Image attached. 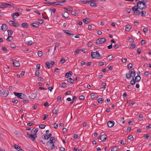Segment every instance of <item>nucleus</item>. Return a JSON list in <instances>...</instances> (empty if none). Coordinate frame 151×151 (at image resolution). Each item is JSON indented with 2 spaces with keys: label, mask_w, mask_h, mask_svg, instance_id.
Masks as SVG:
<instances>
[{
  "label": "nucleus",
  "mask_w": 151,
  "mask_h": 151,
  "mask_svg": "<svg viewBox=\"0 0 151 151\" xmlns=\"http://www.w3.org/2000/svg\"><path fill=\"white\" fill-rule=\"evenodd\" d=\"M27 43L28 45H31L33 44V42L30 40L27 41Z\"/></svg>",
  "instance_id": "nucleus-40"
},
{
  "label": "nucleus",
  "mask_w": 151,
  "mask_h": 151,
  "mask_svg": "<svg viewBox=\"0 0 151 151\" xmlns=\"http://www.w3.org/2000/svg\"><path fill=\"white\" fill-rule=\"evenodd\" d=\"M58 111L57 109H56L55 108L53 110L52 112L55 114H56L57 113Z\"/></svg>",
  "instance_id": "nucleus-48"
},
{
  "label": "nucleus",
  "mask_w": 151,
  "mask_h": 151,
  "mask_svg": "<svg viewBox=\"0 0 151 151\" xmlns=\"http://www.w3.org/2000/svg\"><path fill=\"white\" fill-rule=\"evenodd\" d=\"M46 126V125L45 124H41L39 126V127L41 129H44L45 127Z\"/></svg>",
  "instance_id": "nucleus-41"
},
{
  "label": "nucleus",
  "mask_w": 151,
  "mask_h": 151,
  "mask_svg": "<svg viewBox=\"0 0 151 151\" xmlns=\"http://www.w3.org/2000/svg\"><path fill=\"white\" fill-rule=\"evenodd\" d=\"M90 96L91 99H93L95 98V95L94 93H91V94Z\"/></svg>",
  "instance_id": "nucleus-55"
},
{
  "label": "nucleus",
  "mask_w": 151,
  "mask_h": 151,
  "mask_svg": "<svg viewBox=\"0 0 151 151\" xmlns=\"http://www.w3.org/2000/svg\"><path fill=\"white\" fill-rule=\"evenodd\" d=\"M23 28H27L29 26L28 24L26 23H23L21 24Z\"/></svg>",
  "instance_id": "nucleus-27"
},
{
  "label": "nucleus",
  "mask_w": 151,
  "mask_h": 151,
  "mask_svg": "<svg viewBox=\"0 0 151 151\" xmlns=\"http://www.w3.org/2000/svg\"><path fill=\"white\" fill-rule=\"evenodd\" d=\"M31 26L33 27H38L39 26V25L36 22H33L31 24Z\"/></svg>",
  "instance_id": "nucleus-21"
},
{
  "label": "nucleus",
  "mask_w": 151,
  "mask_h": 151,
  "mask_svg": "<svg viewBox=\"0 0 151 151\" xmlns=\"http://www.w3.org/2000/svg\"><path fill=\"white\" fill-rule=\"evenodd\" d=\"M12 102L13 103L17 104L18 103V101L17 99H14L12 100Z\"/></svg>",
  "instance_id": "nucleus-45"
},
{
  "label": "nucleus",
  "mask_w": 151,
  "mask_h": 151,
  "mask_svg": "<svg viewBox=\"0 0 151 151\" xmlns=\"http://www.w3.org/2000/svg\"><path fill=\"white\" fill-rule=\"evenodd\" d=\"M131 75L129 73H128L126 74V77L127 79H129L131 78Z\"/></svg>",
  "instance_id": "nucleus-36"
},
{
  "label": "nucleus",
  "mask_w": 151,
  "mask_h": 151,
  "mask_svg": "<svg viewBox=\"0 0 151 151\" xmlns=\"http://www.w3.org/2000/svg\"><path fill=\"white\" fill-rule=\"evenodd\" d=\"M151 74V73L150 72L148 71H146V72L144 73V74L145 75L148 76L150 75Z\"/></svg>",
  "instance_id": "nucleus-43"
},
{
  "label": "nucleus",
  "mask_w": 151,
  "mask_h": 151,
  "mask_svg": "<svg viewBox=\"0 0 151 151\" xmlns=\"http://www.w3.org/2000/svg\"><path fill=\"white\" fill-rule=\"evenodd\" d=\"M62 15L64 17L67 18H68L69 16V14L67 12H65L62 14Z\"/></svg>",
  "instance_id": "nucleus-26"
},
{
  "label": "nucleus",
  "mask_w": 151,
  "mask_h": 151,
  "mask_svg": "<svg viewBox=\"0 0 151 151\" xmlns=\"http://www.w3.org/2000/svg\"><path fill=\"white\" fill-rule=\"evenodd\" d=\"M132 67V64L131 63H129L127 66V68L129 69L131 68Z\"/></svg>",
  "instance_id": "nucleus-52"
},
{
  "label": "nucleus",
  "mask_w": 151,
  "mask_h": 151,
  "mask_svg": "<svg viewBox=\"0 0 151 151\" xmlns=\"http://www.w3.org/2000/svg\"><path fill=\"white\" fill-rule=\"evenodd\" d=\"M40 74L39 71L38 70H37L35 73V76H37Z\"/></svg>",
  "instance_id": "nucleus-50"
},
{
  "label": "nucleus",
  "mask_w": 151,
  "mask_h": 151,
  "mask_svg": "<svg viewBox=\"0 0 151 151\" xmlns=\"http://www.w3.org/2000/svg\"><path fill=\"white\" fill-rule=\"evenodd\" d=\"M48 141L51 142H52L55 143V138L53 137H51L50 138V140H49Z\"/></svg>",
  "instance_id": "nucleus-32"
},
{
  "label": "nucleus",
  "mask_w": 151,
  "mask_h": 151,
  "mask_svg": "<svg viewBox=\"0 0 151 151\" xmlns=\"http://www.w3.org/2000/svg\"><path fill=\"white\" fill-rule=\"evenodd\" d=\"M129 139L130 140H132L133 139V137L132 135H129L128 137Z\"/></svg>",
  "instance_id": "nucleus-47"
},
{
  "label": "nucleus",
  "mask_w": 151,
  "mask_h": 151,
  "mask_svg": "<svg viewBox=\"0 0 151 151\" xmlns=\"http://www.w3.org/2000/svg\"><path fill=\"white\" fill-rule=\"evenodd\" d=\"M106 137L107 135L105 134H101L99 137V139L101 141H104L106 139Z\"/></svg>",
  "instance_id": "nucleus-10"
},
{
  "label": "nucleus",
  "mask_w": 151,
  "mask_h": 151,
  "mask_svg": "<svg viewBox=\"0 0 151 151\" xmlns=\"http://www.w3.org/2000/svg\"><path fill=\"white\" fill-rule=\"evenodd\" d=\"M91 56L92 58H96V54L95 52H91Z\"/></svg>",
  "instance_id": "nucleus-31"
},
{
  "label": "nucleus",
  "mask_w": 151,
  "mask_h": 151,
  "mask_svg": "<svg viewBox=\"0 0 151 151\" xmlns=\"http://www.w3.org/2000/svg\"><path fill=\"white\" fill-rule=\"evenodd\" d=\"M147 7V5L145 2L142 1H139L137 4V7L139 9H145Z\"/></svg>",
  "instance_id": "nucleus-1"
},
{
  "label": "nucleus",
  "mask_w": 151,
  "mask_h": 151,
  "mask_svg": "<svg viewBox=\"0 0 151 151\" xmlns=\"http://www.w3.org/2000/svg\"><path fill=\"white\" fill-rule=\"evenodd\" d=\"M132 10L134 12V15L135 16L138 15L140 14V12L138 10V9L136 6H134L132 8Z\"/></svg>",
  "instance_id": "nucleus-4"
},
{
  "label": "nucleus",
  "mask_w": 151,
  "mask_h": 151,
  "mask_svg": "<svg viewBox=\"0 0 151 151\" xmlns=\"http://www.w3.org/2000/svg\"><path fill=\"white\" fill-rule=\"evenodd\" d=\"M150 135L149 134H147L144 135V137L146 139H148Z\"/></svg>",
  "instance_id": "nucleus-51"
},
{
  "label": "nucleus",
  "mask_w": 151,
  "mask_h": 151,
  "mask_svg": "<svg viewBox=\"0 0 151 151\" xmlns=\"http://www.w3.org/2000/svg\"><path fill=\"white\" fill-rule=\"evenodd\" d=\"M104 100L101 98H99L98 99V102L99 103L101 104L103 101Z\"/></svg>",
  "instance_id": "nucleus-38"
},
{
  "label": "nucleus",
  "mask_w": 151,
  "mask_h": 151,
  "mask_svg": "<svg viewBox=\"0 0 151 151\" xmlns=\"http://www.w3.org/2000/svg\"><path fill=\"white\" fill-rule=\"evenodd\" d=\"M67 81L68 83H72L74 82V80L71 78H68Z\"/></svg>",
  "instance_id": "nucleus-23"
},
{
  "label": "nucleus",
  "mask_w": 151,
  "mask_h": 151,
  "mask_svg": "<svg viewBox=\"0 0 151 151\" xmlns=\"http://www.w3.org/2000/svg\"><path fill=\"white\" fill-rule=\"evenodd\" d=\"M10 47L14 49L16 47L14 43H12L10 44Z\"/></svg>",
  "instance_id": "nucleus-54"
},
{
  "label": "nucleus",
  "mask_w": 151,
  "mask_h": 151,
  "mask_svg": "<svg viewBox=\"0 0 151 151\" xmlns=\"http://www.w3.org/2000/svg\"><path fill=\"white\" fill-rule=\"evenodd\" d=\"M71 13L72 15H75L76 16L78 15V14L76 13L75 10L72 11Z\"/></svg>",
  "instance_id": "nucleus-35"
},
{
  "label": "nucleus",
  "mask_w": 151,
  "mask_h": 151,
  "mask_svg": "<svg viewBox=\"0 0 151 151\" xmlns=\"http://www.w3.org/2000/svg\"><path fill=\"white\" fill-rule=\"evenodd\" d=\"M62 86L63 88H65L66 87V84L65 82H63L61 83Z\"/></svg>",
  "instance_id": "nucleus-53"
},
{
  "label": "nucleus",
  "mask_w": 151,
  "mask_h": 151,
  "mask_svg": "<svg viewBox=\"0 0 151 151\" xmlns=\"http://www.w3.org/2000/svg\"><path fill=\"white\" fill-rule=\"evenodd\" d=\"M14 94L15 96H17L18 98L22 99H25L26 97V96L24 94L22 93H17L16 92H14Z\"/></svg>",
  "instance_id": "nucleus-2"
},
{
  "label": "nucleus",
  "mask_w": 151,
  "mask_h": 151,
  "mask_svg": "<svg viewBox=\"0 0 151 151\" xmlns=\"http://www.w3.org/2000/svg\"><path fill=\"white\" fill-rule=\"evenodd\" d=\"M56 36L60 38L62 37V35L60 33H57Z\"/></svg>",
  "instance_id": "nucleus-59"
},
{
  "label": "nucleus",
  "mask_w": 151,
  "mask_h": 151,
  "mask_svg": "<svg viewBox=\"0 0 151 151\" xmlns=\"http://www.w3.org/2000/svg\"><path fill=\"white\" fill-rule=\"evenodd\" d=\"M119 149L118 146H116L112 147L111 149V151H116Z\"/></svg>",
  "instance_id": "nucleus-29"
},
{
  "label": "nucleus",
  "mask_w": 151,
  "mask_h": 151,
  "mask_svg": "<svg viewBox=\"0 0 151 151\" xmlns=\"http://www.w3.org/2000/svg\"><path fill=\"white\" fill-rule=\"evenodd\" d=\"M106 41V40L105 38H99L96 40V43L97 44H102Z\"/></svg>",
  "instance_id": "nucleus-5"
},
{
  "label": "nucleus",
  "mask_w": 151,
  "mask_h": 151,
  "mask_svg": "<svg viewBox=\"0 0 151 151\" xmlns=\"http://www.w3.org/2000/svg\"><path fill=\"white\" fill-rule=\"evenodd\" d=\"M140 79L141 77L139 76L138 75H137V76H136L135 78V81L137 82H138L139 81H140Z\"/></svg>",
  "instance_id": "nucleus-30"
},
{
  "label": "nucleus",
  "mask_w": 151,
  "mask_h": 151,
  "mask_svg": "<svg viewBox=\"0 0 151 151\" xmlns=\"http://www.w3.org/2000/svg\"><path fill=\"white\" fill-rule=\"evenodd\" d=\"M81 49H77L74 52V55H76L79 53V52L81 51Z\"/></svg>",
  "instance_id": "nucleus-37"
},
{
  "label": "nucleus",
  "mask_w": 151,
  "mask_h": 151,
  "mask_svg": "<svg viewBox=\"0 0 151 151\" xmlns=\"http://www.w3.org/2000/svg\"><path fill=\"white\" fill-rule=\"evenodd\" d=\"M13 5V4H6L5 3H4L2 4L1 5L0 7L1 8L4 9L8 7V6H12Z\"/></svg>",
  "instance_id": "nucleus-9"
},
{
  "label": "nucleus",
  "mask_w": 151,
  "mask_h": 151,
  "mask_svg": "<svg viewBox=\"0 0 151 151\" xmlns=\"http://www.w3.org/2000/svg\"><path fill=\"white\" fill-rule=\"evenodd\" d=\"M60 150H61V151H65V149L64 148L61 147L59 148Z\"/></svg>",
  "instance_id": "nucleus-64"
},
{
  "label": "nucleus",
  "mask_w": 151,
  "mask_h": 151,
  "mask_svg": "<svg viewBox=\"0 0 151 151\" xmlns=\"http://www.w3.org/2000/svg\"><path fill=\"white\" fill-rule=\"evenodd\" d=\"M91 1L86 0L83 1V3L84 4H90Z\"/></svg>",
  "instance_id": "nucleus-49"
},
{
  "label": "nucleus",
  "mask_w": 151,
  "mask_h": 151,
  "mask_svg": "<svg viewBox=\"0 0 151 151\" xmlns=\"http://www.w3.org/2000/svg\"><path fill=\"white\" fill-rule=\"evenodd\" d=\"M14 147L15 148L19 151H22L23 150L19 146L17 145H14Z\"/></svg>",
  "instance_id": "nucleus-25"
},
{
  "label": "nucleus",
  "mask_w": 151,
  "mask_h": 151,
  "mask_svg": "<svg viewBox=\"0 0 151 151\" xmlns=\"http://www.w3.org/2000/svg\"><path fill=\"white\" fill-rule=\"evenodd\" d=\"M129 42L130 43H132L134 42V40L132 38H130L129 39Z\"/></svg>",
  "instance_id": "nucleus-61"
},
{
  "label": "nucleus",
  "mask_w": 151,
  "mask_h": 151,
  "mask_svg": "<svg viewBox=\"0 0 151 151\" xmlns=\"http://www.w3.org/2000/svg\"><path fill=\"white\" fill-rule=\"evenodd\" d=\"M96 54V58L99 59H101L102 58V57L100 54L99 51H96L95 52Z\"/></svg>",
  "instance_id": "nucleus-19"
},
{
  "label": "nucleus",
  "mask_w": 151,
  "mask_h": 151,
  "mask_svg": "<svg viewBox=\"0 0 151 151\" xmlns=\"http://www.w3.org/2000/svg\"><path fill=\"white\" fill-rule=\"evenodd\" d=\"M119 45L118 44H116L114 46V47L115 49H116L119 47Z\"/></svg>",
  "instance_id": "nucleus-60"
},
{
  "label": "nucleus",
  "mask_w": 151,
  "mask_h": 151,
  "mask_svg": "<svg viewBox=\"0 0 151 151\" xmlns=\"http://www.w3.org/2000/svg\"><path fill=\"white\" fill-rule=\"evenodd\" d=\"M90 3V5L91 6L96 7L97 6L98 4L94 2V1H91Z\"/></svg>",
  "instance_id": "nucleus-16"
},
{
  "label": "nucleus",
  "mask_w": 151,
  "mask_h": 151,
  "mask_svg": "<svg viewBox=\"0 0 151 151\" xmlns=\"http://www.w3.org/2000/svg\"><path fill=\"white\" fill-rule=\"evenodd\" d=\"M9 24L10 25L14 26L15 27H17L19 25V24L17 22H14L12 20L9 21Z\"/></svg>",
  "instance_id": "nucleus-8"
},
{
  "label": "nucleus",
  "mask_w": 151,
  "mask_h": 151,
  "mask_svg": "<svg viewBox=\"0 0 151 151\" xmlns=\"http://www.w3.org/2000/svg\"><path fill=\"white\" fill-rule=\"evenodd\" d=\"M9 92L8 91H5L2 93V95L3 97H6L8 95Z\"/></svg>",
  "instance_id": "nucleus-18"
},
{
  "label": "nucleus",
  "mask_w": 151,
  "mask_h": 151,
  "mask_svg": "<svg viewBox=\"0 0 151 151\" xmlns=\"http://www.w3.org/2000/svg\"><path fill=\"white\" fill-rule=\"evenodd\" d=\"M65 61V60L64 58H62L60 60V63H64Z\"/></svg>",
  "instance_id": "nucleus-57"
},
{
  "label": "nucleus",
  "mask_w": 151,
  "mask_h": 151,
  "mask_svg": "<svg viewBox=\"0 0 151 151\" xmlns=\"http://www.w3.org/2000/svg\"><path fill=\"white\" fill-rule=\"evenodd\" d=\"M63 31L65 33L67 34L69 36H73V34L70 33L69 32H70L69 31L65 30H63Z\"/></svg>",
  "instance_id": "nucleus-24"
},
{
  "label": "nucleus",
  "mask_w": 151,
  "mask_h": 151,
  "mask_svg": "<svg viewBox=\"0 0 151 151\" xmlns=\"http://www.w3.org/2000/svg\"><path fill=\"white\" fill-rule=\"evenodd\" d=\"M131 29V27L129 25H126L125 27V29L126 31H129Z\"/></svg>",
  "instance_id": "nucleus-28"
},
{
  "label": "nucleus",
  "mask_w": 151,
  "mask_h": 151,
  "mask_svg": "<svg viewBox=\"0 0 151 151\" xmlns=\"http://www.w3.org/2000/svg\"><path fill=\"white\" fill-rule=\"evenodd\" d=\"M48 117V115L47 114H45L44 115V117L43 119V120H45L46 119H47V117Z\"/></svg>",
  "instance_id": "nucleus-62"
},
{
  "label": "nucleus",
  "mask_w": 151,
  "mask_h": 151,
  "mask_svg": "<svg viewBox=\"0 0 151 151\" xmlns=\"http://www.w3.org/2000/svg\"><path fill=\"white\" fill-rule=\"evenodd\" d=\"M65 0H57V4L61 6H63L64 5V2H66Z\"/></svg>",
  "instance_id": "nucleus-11"
},
{
  "label": "nucleus",
  "mask_w": 151,
  "mask_h": 151,
  "mask_svg": "<svg viewBox=\"0 0 151 151\" xmlns=\"http://www.w3.org/2000/svg\"><path fill=\"white\" fill-rule=\"evenodd\" d=\"M83 21L85 23V24H88L89 21H90V19L88 18H86L84 19H83Z\"/></svg>",
  "instance_id": "nucleus-33"
},
{
  "label": "nucleus",
  "mask_w": 151,
  "mask_h": 151,
  "mask_svg": "<svg viewBox=\"0 0 151 151\" xmlns=\"http://www.w3.org/2000/svg\"><path fill=\"white\" fill-rule=\"evenodd\" d=\"M130 75L131 77L133 78L135 76V71L134 69H132L130 71Z\"/></svg>",
  "instance_id": "nucleus-14"
},
{
  "label": "nucleus",
  "mask_w": 151,
  "mask_h": 151,
  "mask_svg": "<svg viewBox=\"0 0 151 151\" xmlns=\"http://www.w3.org/2000/svg\"><path fill=\"white\" fill-rule=\"evenodd\" d=\"M135 81L134 80V78H133L130 81V83L133 85L135 83Z\"/></svg>",
  "instance_id": "nucleus-39"
},
{
  "label": "nucleus",
  "mask_w": 151,
  "mask_h": 151,
  "mask_svg": "<svg viewBox=\"0 0 151 151\" xmlns=\"http://www.w3.org/2000/svg\"><path fill=\"white\" fill-rule=\"evenodd\" d=\"M46 62L45 63V66L48 69H50L51 67L53 66L55 63V62L53 61H51L50 62Z\"/></svg>",
  "instance_id": "nucleus-6"
},
{
  "label": "nucleus",
  "mask_w": 151,
  "mask_h": 151,
  "mask_svg": "<svg viewBox=\"0 0 151 151\" xmlns=\"http://www.w3.org/2000/svg\"><path fill=\"white\" fill-rule=\"evenodd\" d=\"M72 72L71 71H70L66 73L65 74V76L66 78H68L69 76L72 75Z\"/></svg>",
  "instance_id": "nucleus-22"
},
{
  "label": "nucleus",
  "mask_w": 151,
  "mask_h": 151,
  "mask_svg": "<svg viewBox=\"0 0 151 151\" xmlns=\"http://www.w3.org/2000/svg\"><path fill=\"white\" fill-rule=\"evenodd\" d=\"M13 65L14 66L16 67H18L20 65L19 61L15 60L13 62Z\"/></svg>",
  "instance_id": "nucleus-15"
},
{
  "label": "nucleus",
  "mask_w": 151,
  "mask_h": 151,
  "mask_svg": "<svg viewBox=\"0 0 151 151\" xmlns=\"http://www.w3.org/2000/svg\"><path fill=\"white\" fill-rule=\"evenodd\" d=\"M135 47V45L134 44H132L131 45L130 48H134Z\"/></svg>",
  "instance_id": "nucleus-58"
},
{
  "label": "nucleus",
  "mask_w": 151,
  "mask_h": 151,
  "mask_svg": "<svg viewBox=\"0 0 151 151\" xmlns=\"http://www.w3.org/2000/svg\"><path fill=\"white\" fill-rule=\"evenodd\" d=\"M13 39L12 37L11 36H9L6 39V40L9 41H11Z\"/></svg>",
  "instance_id": "nucleus-34"
},
{
  "label": "nucleus",
  "mask_w": 151,
  "mask_h": 151,
  "mask_svg": "<svg viewBox=\"0 0 151 151\" xmlns=\"http://www.w3.org/2000/svg\"><path fill=\"white\" fill-rule=\"evenodd\" d=\"M54 143L48 141L46 145L49 149L52 150L55 148Z\"/></svg>",
  "instance_id": "nucleus-3"
},
{
  "label": "nucleus",
  "mask_w": 151,
  "mask_h": 151,
  "mask_svg": "<svg viewBox=\"0 0 151 151\" xmlns=\"http://www.w3.org/2000/svg\"><path fill=\"white\" fill-rule=\"evenodd\" d=\"M114 124V122L113 121H109L107 123V125L109 127H112Z\"/></svg>",
  "instance_id": "nucleus-12"
},
{
  "label": "nucleus",
  "mask_w": 151,
  "mask_h": 151,
  "mask_svg": "<svg viewBox=\"0 0 151 151\" xmlns=\"http://www.w3.org/2000/svg\"><path fill=\"white\" fill-rule=\"evenodd\" d=\"M113 57L111 55H109L108 57V59L109 60H112L113 59Z\"/></svg>",
  "instance_id": "nucleus-56"
},
{
  "label": "nucleus",
  "mask_w": 151,
  "mask_h": 151,
  "mask_svg": "<svg viewBox=\"0 0 151 151\" xmlns=\"http://www.w3.org/2000/svg\"><path fill=\"white\" fill-rule=\"evenodd\" d=\"M27 137H28L29 139L32 141H34L35 138L37 137V134H29L28 133L27 134Z\"/></svg>",
  "instance_id": "nucleus-7"
},
{
  "label": "nucleus",
  "mask_w": 151,
  "mask_h": 151,
  "mask_svg": "<svg viewBox=\"0 0 151 151\" xmlns=\"http://www.w3.org/2000/svg\"><path fill=\"white\" fill-rule=\"evenodd\" d=\"M51 135L52 134H50L48 135H47L46 134H45L43 135V136H44V139L47 140L51 137Z\"/></svg>",
  "instance_id": "nucleus-17"
},
{
  "label": "nucleus",
  "mask_w": 151,
  "mask_h": 151,
  "mask_svg": "<svg viewBox=\"0 0 151 151\" xmlns=\"http://www.w3.org/2000/svg\"><path fill=\"white\" fill-rule=\"evenodd\" d=\"M7 32L8 33V36L11 35L13 33V32L10 30H8L7 31Z\"/></svg>",
  "instance_id": "nucleus-44"
},
{
  "label": "nucleus",
  "mask_w": 151,
  "mask_h": 151,
  "mask_svg": "<svg viewBox=\"0 0 151 151\" xmlns=\"http://www.w3.org/2000/svg\"><path fill=\"white\" fill-rule=\"evenodd\" d=\"M22 14L21 13H19V12L14 13L12 14L11 15L12 17H15V18H17V17L21 15Z\"/></svg>",
  "instance_id": "nucleus-13"
},
{
  "label": "nucleus",
  "mask_w": 151,
  "mask_h": 151,
  "mask_svg": "<svg viewBox=\"0 0 151 151\" xmlns=\"http://www.w3.org/2000/svg\"><path fill=\"white\" fill-rule=\"evenodd\" d=\"M146 13V12H143V11H142L140 12L141 15L142 16H144L145 15Z\"/></svg>",
  "instance_id": "nucleus-42"
},
{
  "label": "nucleus",
  "mask_w": 151,
  "mask_h": 151,
  "mask_svg": "<svg viewBox=\"0 0 151 151\" xmlns=\"http://www.w3.org/2000/svg\"><path fill=\"white\" fill-rule=\"evenodd\" d=\"M1 29L3 31L6 30L7 29V26L6 24H3L1 27Z\"/></svg>",
  "instance_id": "nucleus-20"
},
{
  "label": "nucleus",
  "mask_w": 151,
  "mask_h": 151,
  "mask_svg": "<svg viewBox=\"0 0 151 151\" xmlns=\"http://www.w3.org/2000/svg\"><path fill=\"white\" fill-rule=\"evenodd\" d=\"M122 62L124 63H125L127 62V59L126 58H124L122 59Z\"/></svg>",
  "instance_id": "nucleus-63"
},
{
  "label": "nucleus",
  "mask_w": 151,
  "mask_h": 151,
  "mask_svg": "<svg viewBox=\"0 0 151 151\" xmlns=\"http://www.w3.org/2000/svg\"><path fill=\"white\" fill-rule=\"evenodd\" d=\"M37 55L39 57L42 56L43 55V52L42 51H39L37 52Z\"/></svg>",
  "instance_id": "nucleus-46"
}]
</instances>
